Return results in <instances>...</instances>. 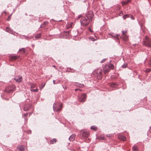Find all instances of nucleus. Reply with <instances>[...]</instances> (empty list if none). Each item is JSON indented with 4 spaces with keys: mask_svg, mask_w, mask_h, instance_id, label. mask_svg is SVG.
I'll return each mask as SVG.
<instances>
[{
    "mask_svg": "<svg viewBox=\"0 0 151 151\" xmlns=\"http://www.w3.org/2000/svg\"><path fill=\"white\" fill-rule=\"evenodd\" d=\"M88 17V15L87 17H81L80 22L82 26H86L88 24L90 21Z\"/></svg>",
    "mask_w": 151,
    "mask_h": 151,
    "instance_id": "nucleus-1",
    "label": "nucleus"
},
{
    "mask_svg": "<svg viewBox=\"0 0 151 151\" xmlns=\"http://www.w3.org/2000/svg\"><path fill=\"white\" fill-rule=\"evenodd\" d=\"M62 106L61 104L56 103L54 104L53 106V109L54 111H61Z\"/></svg>",
    "mask_w": 151,
    "mask_h": 151,
    "instance_id": "nucleus-2",
    "label": "nucleus"
},
{
    "mask_svg": "<svg viewBox=\"0 0 151 151\" xmlns=\"http://www.w3.org/2000/svg\"><path fill=\"white\" fill-rule=\"evenodd\" d=\"M102 70L100 69H98L94 72V75L98 79H100L102 78Z\"/></svg>",
    "mask_w": 151,
    "mask_h": 151,
    "instance_id": "nucleus-3",
    "label": "nucleus"
},
{
    "mask_svg": "<svg viewBox=\"0 0 151 151\" xmlns=\"http://www.w3.org/2000/svg\"><path fill=\"white\" fill-rule=\"evenodd\" d=\"M143 44L147 47H150L151 46V42L147 36L145 37Z\"/></svg>",
    "mask_w": 151,
    "mask_h": 151,
    "instance_id": "nucleus-4",
    "label": "nucleus"
},
{
    "mask_svg": "<svg viewBox=\"0 0 151 151\" xmlns=\"http://www.w3.org/2000/svg\"><path fill=\"white\" fill-rule=\"evenodd\" d=\"M89 133L87 131L81 132L80 136L82 139H86L89 137Z\"/></svg>",
    "mask_w": 151,
    "mask_h": 151,
    "instance_id": "nucleus-5",
    "label": "nucleus"
},
{
    "mask_svg": "<svg viewBox=\"0 0 151 151\" xmlns=\"http://www.w3.org/2000/svg\"><path fill=\"white\" fill-rule=\"evenodd\" d=\"M15 88L14 85H13L9 86L5 90V91L7 93H10L14 91Z\"/></svg>",
    "mask_w": 151,
    "mask_h": 151,
    "instance_id": "nucleus-6",
    "label": "nucleus"
},
{
    "mask_svg": "<svg viewBox=\"0 0 151 151\" xmlns=\"http://www.w3.org/2000/svg\"><path fill=\"white\" fill-rule=\"evenodd\" d=\"M86 98V94H83L81 95L79 99V101L81 102H84L85 101Z\"/></svg>",
    "mask_w": 151,
    "mask_h": 151,
    "instance_id": "nucleus-7",
    "label": "nucleus"
},
{
    "mask_svg": "<svg viewBox=\"0 0 151 151\" xmlns=\"http://www.w3.org/2000/svg\"><path fill=\"white\" fill-rule=\"evenodd\" d=\"M14 80L17 82L20 83L22 81V76H18L15 77L14 78Z\"/></svg>",
    "mask_w": 151,
    "mask_h": 151,
    "instance_id": "nucleus-8",
    "label": "nucleus"
},
{
    "mask_svg": "<svg viewBox=\"0 0 151 151\" xmlns=\"http://www.w3.org/2000/svg\"><path fill=\"white\" fill-rule=\"evenodd\" d=\"M31 107V105L29 104H25L24 107V110L25 111H28L30 107Z\"/></svg>",
    "mask_w": 151,
    "mask_h": 151,
    "instance_id": "nucleus-9",
    "label": "nucleus"
},
{
    "mask_svg": "<svg viewBox=\"0 0 151 151\" xmlns=\"http://www.w3.org/2000/svg\"><path fill=\"white\" fill-rule=\"evenodd\" d=\"M110 70L109 68L107 67L106 65H105L103 68V72L105 74L108 73Z\"/></svg>",
    "mask_w": 151,
    "mask_h": 151,
    "instance_id": "nucleus-10",
    "label": "nucleus"
},
{
    "mask_svg": "<svg viewBox=\"0 0 151 151\" xmlns=\"http://www.w3.org/2000/svg\"><path fill=\"white\" fill-rule=\"evenodd\" d=\"M118 137L119 139L123 141H125L126 139V137L123 135H119Z\"/></svg>",
    "mask_w": 151,
    "mask_h": 151,
    "instance_id": "nucleus-11",
    "label": "nucleus"
},
{
    "mask_svg": "<svg viewBox=\"0 0 151 151\" xmlns=\"http://www.w3.org/2000/svg\"><path fill=\"white\" fill-rule=\"evenodd\" d=\"M106 65L107 67L108 68H109L110 70L113 69L114 68V65L111 64H109Z\"/></svg>",
    "mask_w": 151,
    "mask_h": 151,
    "instance_id": "nucleus-12",
    "label": "nucleus"
},
{
    "mask_svg": "<svg viewBox=\"0 0 151 151\" xmlns=\"http://www.w3.org/2000/svg\"><path fill=\"white\" fill-rule=\"evenodd\" d=\"M17 58V57L16 56H12L9 59V60L11 61H13L16 60Z\"/></svg>",
    "mask_w": 151,
    "mask_h": 151,
    "instance_id": "nucleus-13",
    "label": "nucleus"
},
{
    "mask_svg": "<svg viewBox=\"0 0 151 151\" xmlns=\"http://www.w3.org/2000/svg\"><path fill=\"white\" fill-rule=\"evenodd\" d=\"M18 149L20 151H23L24 149V146L23 145L19 146L18 147Z\"/></svg>",
    "mask_w": 151,
    "mask_h": 151,
    "instance_id": "nucleus-14",
    "label": "nucleus"
},
{
    "mask_svg": "<svg viewBox=\"0 0 151 151\" xmlns=\"http://www.w3.org/2000/svg\"><path fill=\"white\" fill-rule=\"evenodd\" d=\"M75 135L73 134L71 135L69 137V139L70 141H73L75 139Z\"/></svg>",
    "mask_w": 151,
    "mask_h": 151,
    "instance_id": "nucleus-15",
    "label": "nucleus"
},
{
    "mask_svg": "<svg viewBox=\"0 0 151 151\" xmlns=\"http://www.w3.org/2000/svg\"><path fill=\"white\" fill-rule=\"evenodd\" d=\"M109 35H111L112 37H114V38H115L117 39H119V38L118 37V35H114L113 34H109Z\"/></svg>",
    "mask_w": 151,
    "mask_h": 151,
    "instance_id": "nucleus-16",
    "label": "nucleus"
},
{
    "mask_svg": "<svg viewBox=\"0 0 151 151\" xmlns=\"http://www.w3.org/2000/svg\"><path fill=\"white\" fill-rule=\"evenodd\" d=\"M73 24L72 22H70L69 23H68L66 25V27L67 29H69L72 27V25Z\"/></svg>",
    "mask_w": 151,
    "mask_h": 151,
    "instance_id": "nucleus-17",
    "label": "nucleus"
},
{
    "mask_svg": "<svg viewBox=\"0 0 151 151\" xmlns=\"http://www.w3.org/2000/svg\"><path fill=\"white\" fill-rule=\"evenodd\" d=\"M6 31L9 33H11L12 32V29L8 27L6 28Z\"/></svg>",
    "mask_w": 151,
    "mask_h": 151,
    "instance_id": "nucleus-18",
    "label": "nucleus"
},
{
    "mask_svg": "<svg viewBox=\"0 0 151 151\" xmlns=\"http://www.w3.org/2000/svg\"><path fill=\"white\" fill-rule=\"evenodd\" d=\"M122 37L123 40L124 41H127L128 40V38L127 35L122 36Z\"/></svg>",
    "mask_w": 151,
    "mask_h": 151,
    "instance_id": "nucleus-19",
    "label": "nucleus"
},
{
    "mask_svg": "<svg viewBox=\"0 0 151 151\" xmlns=\"http://www.w3.org/2000/svg\"><path fill=\"white\" fill-rule=\"evenodd\" d=\"M56 139H55L53 138L50 140V142L52 144H54L56 142Z\"/></svg>",
    "mask_w": 151,
    "mask_h": 151,
    "instance_id": "nucleus-20",
    "label": "nucleus"
},
{
    "mask_svg": "<svg viewBox=\"0 0 151 151\" xmlns=\"http://www.w3.org/2000/svg\"><path fill=\"white\" fill-rule=\"evenodd\" d=\"M41 37V34H38L36 35L35 36V38H39Z\"/></svg>",
    "mask_w": 151,
    "mask_h": 151,
    "instance_id": "nucleus-21",
    "label": "nucleus"
},
{
    "mask_svg": "<svg viewBox=\"0 0 151 151\" xmlns=\"http://www.w3.org/2000/svg\"><path fill=\"white\" fill-rule=\"evenodd\" d=\"M132 148L133 150H135V151H137L138 150V147L135 145H134L133 146V147H132Z\"/></svg>",
    "mask_w": 151,
    "mask_h": 151,
    "instance_id": "nucleus-22",
    "label": "nucleus"
},
{
    "mask_svg": "<svg viewBox=\"0 0 151 151\" xmlns=\"http://www.w3.org/2000/svg\"><path fill=\"white\" fill-rule=\"evenodd\" d=\"M91 128L92 129H93L94 130H96L97 129V128L95 126H92Z\"/></svg>",
    "mask_w": 151,
    "mask_h": 151,
    "instance_id": "nucleus-23",
    "label": "nucleus"
},
{
    "mask_svg": "<svg viewBox=\"0 0 151 151\" xmlns=\"http://www.w3.org/2000/svg\"><path fill=\"white\" fill-rule=\"evenodd\" d=\"M19 51L22 52V54L25 52V49L23 48H22L21 49H20Z\"/></svg>",
    "mask_w": 151,
    "mask_h": 151,
    "instance_id": "nucleus-24",
    "label": "nucleus"
},
{
    "mask_svg": "<svg viewBox=\"0 0 151 151\" xmlns=\"http://www.w3.org/2000/svg\"><path fill=\"white\" fill-rule=\"evenodd\" d=\"M127 31H122V36L126 35V34L127 33Z\"/></svg>",
    "mask_w": 151,
    "mask_h": 151,
    "instance_id": "nucleus-25",
    "label": "nucleus"
},
{
    "mask_svg": "<svg viewBox=\"0 0 151 151\" xmlns=\"http://www.w3.org/2000/svg\"><path fill=\"white\" fill-rule=\"evenodd\" d=\"M45 84H42L40 86V89L41 90L42 88L44 87L45 86Z\"/></svg>",
    "mask_w": 151,
    "mask_h": 151,
    "instance_id": "nucleus-26",
    "label": "nucleus"
},
{
    "mask_svg": "<svg viewBox=\"0 0 151 151\" xmlns=\"http://www.w3.org/2000/svg\"><path fill=\"white\" fill-rule=\"evenodd\" d=\"M127 65L126 63H124L122 66V68H126L127 67Z\"/></svg>",
    "mask_w": 151,
    "mask_h": 151,
    "instance_id": "nucleus-27",
    "label": "nucleus"
},
{
    "mask_svg": "<svg viewBox=\"0 0 151 151\" xmlns=\"http://www.w3.org/2000/svg\"><path fill=\"white\" fill-rule=\"evenodd\" d=\"M129 15L128 14H126L123 17V18L124 19H125L129 17Z\"/></svg>",
    "mask_w": 151,
    "mask_h": 151,
    "instance_id": "nucleus-28",
    "label": "nucleus"
},
{
    "mask_svg": "<svg viewBox=\"0 0 151 151\" xmlns=\"http://www.w3.org/2000/svg\"><path fill=\"white\" fill-rule=\"evenodd\" d=\"M89 39L90 40H91V41H94L95 40V38L93 37H89Z\"/></svg>",
    "mask_w": 151,
    "mask_h": 151,
    "instance_id": "nucleus-29",
    "label": "nucleus"
},
{
    "mask_svg": "<svg viewBox=\"0 0 151 151\" xmlns=\"http://www.w3.org/2000/svg\"><path fill=\"white\" fill-rule=\"evenodd\" d=\"M123 15V12L122 11H121L119 13V16H121Z\"/></svg>",
    "mask_w": 151,
    "mask_h": 151,
    "instance_id": "nucleus-30",
    "label": "nucleus"
},
{
    "mask_svg": "<svg viewBox=\"0 0 151 151\" xmlns=\"http://www.w3.org/2000/svg\"><path fill=\"white\" fill-rule=\"evenodd\" d=\"M151 69L150 68L147 69L145 71L146 72L148 73L150 72L151 70Z\"/></svg>",
    "mask_w": 151,
    "mask_h": 151,
    "instance_id": "nucleus-31",
    "label": "nucleus"
},
{
    "mask_svg": "<svg viewBox=\"0 0 151 151\" xmlns=\"http://www.w3.org/2000/svg\"><path fill=\"white\" fill-rule=\"evenodd\" d=\"M78 86L80 87H83L84 86V85L83 84H79Z\"/></svg>",
    "mask_w": 151,
    "mask_h": 151,
    "instance_id": "nucleus-32",
    "label": "nucleus"
},
{
    "mask_svg": "<svg viewBox=\"0 0 151 151\" xmlns=\"http://www.w3.org/2000/svg\"><path fill=\"white\" fill-rule=\"evenodd\" d=\"M31 90V91H34L35 92H38V90L37 88L35 89H33L32 90Z\"/></svg>",
    "mask_w": 151,
    "mask_h": 151,
    "instance_id": "nucleus-33",
    "label": "nucleus"
},
{
    "mask_svg": "<svg viewBox=\"0 0 151 151\" xmlns=\"http://www.w3.org/2000/svg\"><path fill=\"white\" fill-rule=\"evenodd\" d=\"M106 58H105L103 60H102L101 61V63H102L104 62H105V61H106Z\"/></svg>",
    "mask_w": 151,
    "mask_h": 151,
    "instance_id": "nucleus-34",
    "label": "nucleus"
},
{
    "mask_svg": "<svg viewBox=\"0 0 151 151\" xmlns=\"http://www.w3.org/2000/svg\"><path fill=\"white\" fill-rule=\"evenodd\" d=\"M35 84H32L31 85V87L32 88H34L35 87Z\"/></svg>",
    "mask_w": 151,
    "mask_h": 151,
    "instance_id": "nucleus-35",
    "label": "nucleus"
},
{
    "mask_svg": "<svg viewBox=\"0 0 151 151\" xmlns=\"http://www.w3.org/2000/svg\"><path fill=\"white\" fill-rule=\"evenodd\" d=\"M148 64L150 66H151V58L149 61V62H148Z\"/></svg>",
    "mask_w": 151,
    "mask_h": 151,
    "instance_id": "nucleus-36",
    "label": "nucleus"
},
{
    "mask_svg": "<svg viewBox=\"0 0 151 151\" xmlns=\"http://www.w3.org/2000/svg\"><path fill=\"white\" fill-rule=\"evenodd\" d=\"M91 16L90 17V18H91V19H92L93 17V13L92 12H91Z\"/></svg>",
    "mask_w": 151,
    "mask_h": 151,
    "instance_id": "nucleus-37",
    "label": "nucleus"
},
{
    "mask_svg": "<svg viewBox=\"0 0 151 151\" xmlns=\"http://www.w3.org/2000/svg\"><path fill=\"white\" fill-rule=\"evenodd\" d=\"M28 115V113H27L26 114H24V116H25V117H27Z\"/></svg>",
    "mask_w": 151,
    "mask_h": 151,
    "instance_id": "nucleus-38",
    "label": "nucleus"
},
{
    "mask_svg": "<svg viewBox=\"0 0 151 151\" xmlns=\"http://www.w3.org/2000/svg\"><path fill=\"white\" fill-rule=\"evenodd\" d=\"M130 1H129V0H128V1H125V2H124V3H125V4H127V3H128V2H129Z\"/></svg>",
    "mask_w": 151,
    "mask_h": 151,
    "instance_id": "nucleus-39",
    "label": "nucleus"
},
{
    "mask_svg": "<svg viewBox=\"0 0 151 151\" xmlns=\"http://www.w3.org/2000/svg\"><path fill=\"white\" fill-rule=\"evenodd\" d=\"M78 90H80V91H81V89H75V91H78Z\"/></svg>",
    "mask_w": 151,
    "mask_h": 151,
    "instance_id": "nucleus-40",
    "label": "nucleus"
},
{
    "mask_svg": "<svg viewBox=\"0 0 151 151\" xmlns=\"http://www.w3.org/2000/svg\"><path fill=\"white\" fill-rule=\"evenodd\" d=\"M89 30L90 31V32H92V30L90 28L89 29Z\"/></svg>",
    "mask_w": 151,
    "mask_h": 151,
    "instance_id": "nucleus-41",
    "label": "nucleus"
},
{
    "mask_svg": "<svg viewBox=\"0 0 151 151\" xmlns=\"http://www.w3.org/2000/svg\"><path fill=\"white\" fill-rule=\"evenodd\" d=\"M53 84H55V80L53 81Z\"/></svg>",
    "mask_w": 151,
    "mask_h": 151,
    "instance_id": "nucleus-42",
    "label": "nucleus"
},
{
    "mask_svg": "<svg viewBox=\"0 0 151 151\" xmlns=\"http://www.w3.org/2000/svg\"><path fill=\"white\" fill-rule=\"evenodd\" d=\"M80 17H79L78 18H79Z\"/></svg>",
    "mask_w": 151,
    "mask_h": 151,
    "instance_id": "nucleus-43",
    "label": "nucleus"
},
{
    "mask_svg": "<svg viewBox=\"0 0 151 151\" xmlns=\"http://www.w3.org/2000/svg\"><path fill=\"white\" fill-rule=\"evenodd\" d=\"M31 113H30V115H31Z\"/></svg>",
    "mask_w": 151,
    "mask_h": 151,
    "instance_id": "nucleus-44",
    "label": "nucleus"
}]
</instances>
